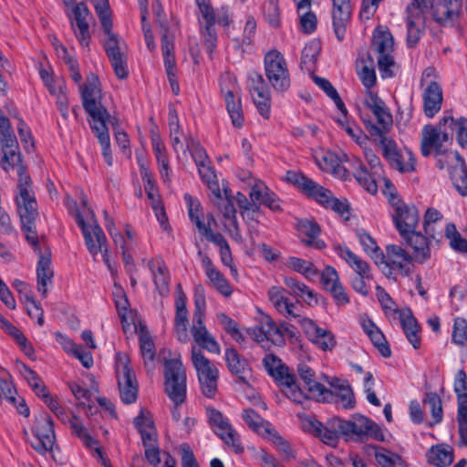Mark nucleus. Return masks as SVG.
<instances>
[{"instance_id": "obj_24", "label": "nucleus", "mask_w": 467, "mask_h": 467, "mask_svg": "<svg viewBox=\"0 0 467 467\" xmlns=\"http://www.w3.org/2000/svg\"><path fill=\"white\" fill-rule=\"evenodd\" d=\"M333 26L337 38L342 41L345 36L347 24L351 15L350 0H332Z\"/></svg>"}, {"instance_id": "obj_37", "label": "nucleus", "mask_w": 467, "mask_h": 467, "mask_svg": "<svg viewBox=\"0 0 467 467\" xmlns=\"http://www.w3.org/2000/svg\"><path fill=\"white\" fill-rule=\"evenodd\" d=\"M455 164L450 171L453 185L462 195H467V167L459 152L454 153Z\"/></svg>"}, {"instance_id": "obj_3", "label": "nucleus", "mask_w": 467, "mask_h": 467, "mask_svg": "<svg viewBox=\"0 0 467 467\" xmlns=\"http://www.w3.org/2000/svg\"><path fill=\"white\" fill-rule=\"evenodd\" d=\"M263 364L269 373L281 386L284 394L293 402L302 404L306 394L296 383V378L290 368L283 364L282 360L273 354L266 355Z\"/></svg>"}, {"instance_id": "obj_58", "label": "nucleus", "mask_w": 467, "mask_h": 467, "mask_svg": "<svg viewBox=\"0 0 467 467\" xmlns=\"http://www.w3.org/2000/svg\"><path fill=\"white\" fill-rule=\"evenodd\" d=\"M23 369L22 374L35 393L39 397L47 396V388L36 373L26 365Z\"/></svg>"}, {"instance_id": "obj_22", "label": "nucleus", "mask_w": 467, "mask_h": 467, "mask_svg": "<svg viewBox=\"0 0 467 467\" xmlns=\"http://www.w3.org/2000/svg\"><path fill=\"white\" fill-rule=\"evenodd\" d=\"M462 0H437L433 5V17L441 25L457 20L462 13Z\"/></svg>"}, {"instance_id": "obj_34", "label": "nucleus", "mask_w": 467, "mask_h": 467, "mask_svg": "<svg viewBox=\"0 0 467 467\" xmlns=\"http://www.w3.org/2000/svg\"><path fill=\"white\" fill-rule=\"evenodd\" d=\"M400 320L409 342L415 349L420 348V337L419 334L420 329L410 309L401 310L400 312Z\"/></svg>"}, {"instance_id": "obj_30", "label": "nucleus", "mask_w": 467, "mask_h": 467, "mask_svg": "<svg viewBox=\"0 0 467 467\" xmlns=\"http://www.w3.org/2000/svg\"><path fill=\"white\" fill-rule=\"evenodd\" d=\"M148 266L159 294L166 296L169 293L170 275L163 260L161 258L151 259L149 261Z\"/></svg>"}, {"instance_id": "obj_6", "label": "nucleus", "mask_w": 467, "mask_h": 467, "mask_svg": "<svg viewBox=\"0 0 467 467\" xmlns=\"http://www.w3.org/2000/svg\"><path fill=\"white\" fill-rule=\"evenodd\" d=\"M220 88L232 124L235 128H242L244 123V117L241 103L240 87L236 78L229 72L223 73L220 78Z\"/></svg>"}, {"instance_id": "obj_48", "label": "nucleus", "mask_w": 467, "mask_h": 467, "mask_svg": "<svg viewBox=\"0 0 467 467\" xmlns=\"http://www.w3.org/2000/svg\"><path fill=\"white\" fill-rule=\"evenodd\" d=\"M255 95H254V104L261 114L266 119L270 117L271 96L267 87L255 86L254 88Z\"/></svg>"}, {"instance_id": "obj_39", "label": "nucleus", "mask_w": 467, "mask_h": 467, "mask_svg": "<svg viewBox=\"0 0 467 467\" xmlns=\"http://www.w3.org/2000/svg\"><path fill=\"white\" fill-rule=\"evenodd\" d=\"M337 254L356 272V275L371 277L372 274L368 264L350 251L348 247L339 246L337 248Z\"/></svg>"}, {"instance_id": "obj_41", "label": "nucleus", "mask_w": 467, "mask_h": 467, "mask_svg": "<svg viewBox=\"0 0 467 467\" xmlns=\"http://www.w3.org/2000/svg\"><path fill=\"white\" fill-rule=\"evenodd\" d=\"M225 360L230 371L238 376V379L243 383H247L244 372L248 369V362L245 358H242L238 352L233 348L225 350Z\"/></svg>"}, {"instance_id": "obj_49", "label": "nucleus", "mask_w": 467, "mask_h": 467, "mask_svg": "<svg viewBox=\"0 0 467 467\" xmlns=\"http://www.w3.org/2000/svg\"><path fill=\"white\" fill-rule=\"evenodd\" d=\"M286 265L288 267L303 275L307 279H312L318 275V270L314 264L302 258L294 256L289 257Z\"/></svg>"}, {"instance_id": "obj_7", "label": "nucleus", "mask_w": 467, "mask_h": 467, "mask_svg": "<svg viewBox=\"0 0 467 467\" xmlns=\"http://www.w3.org/2000/svg\"><path fill=\"white\" fill-rule=\"evenodd\" d=\"M265 77L276 92L286 91L291 85L290 74L284 56L273 49L268 51L264 59Z\"/></svg>"}, {"instance_id": "obj_26", "label": "nucleus", "mask_w": 467, "mask_h": 467, "mask_svg": "<svg viewBox=\"0 0 467 467\" xmlns=\"http://www.w3.org/2000/svg\"><path fill=\"white\" fill-rule=\"evenodd\" d=\"M2 158L0 160V166L5 171H10L11 169H16L18 181L24 179V177L27 178V181H30L31 178L26 171V165L24 163L23 156L20 151V149H7L1 150Z\"/></svg>"}, {"instance_id": "obj_59", "label": "nucleus", "mask_w": 467, "mask_h": 467, "mask_svg": "<svg viewBox=\"0 0 467 467\" xmlns=\"http://www.w3.org/2000/svg\"><path fill=\"white\" fill-rule=\"evenodd\" d=\"M194 305L193 320L194 322L201 323L202 319L204 318L206 306L205 291L202 285H197L194 287Z\"/></svg>"}, {"instance_id": "obj_16", "label": "nucleus", "mask_w": 467, "mask_h": 467, "mask_svg": "<svg viewBox=\"0 0 467 467\" xmlns=\"http://www.w3.org/2000/svg\"><path fill=\"white\" fill-rule=\"evenodd\" d=\"M72 16H68L71 28L82 47H88L90 42L89 20L92 14L85 3L76 4L71 9Z\"/></svg>"}, {"instance_id": "obj_42", "label": "nucleus", "mask_w": 467, "mask_h": 467, "mask_svg": "<svg viewBox=\"0 0 467 467\" xmlns=\"http://www.w3.org/2000/svg\"><path fill=\"white\" fill-rule=\"evenodd\" d=\"M354 176L358 183L368 192L376 193L378 192V186L375 176L379 175V173H374V170L369 172L366 166L358 159L354 162Z\"/></svg>"}, {"instance_id": "obj_54", "label": "nucleus", "mask_w": 467, "mask_h": 467, "mask_svg": "<svg viewBox=\"0 0 467 467\" xmlns=\"http://www.w3.org/2000/svg\"><path fill=\"white\" fill-rule=\"evenodd\" d=\"M9 378V374L3 370L0 375V403L2 402V400L5 399L13 405H16V389Z\"/></svg>"}, {"instance_id": "obj_1", "label": "nucleus", "mask_w": 467, "mask_h": 467, "mask_svg": "<svg viewBox=\"0 0 467 467\" xmlns=\"http://www.w3.org/2000/svg\"><path fill=\"white\" fill-rule=\"evenodd\" d=\"M83 108L90 116V128L96 134L102 147L103 157L111 166L113 162L110 152L109 134L107 122H111L110 115L107 109L101 104V90L99 81L96 75L89 74L87 82L79 85Z\"/></svg>"}, {"instance_id": "obj_19", "label": "nucleus", "mask_w": 467, "mask_h": 467, "mask_svg": "<svg viewBox=\"0 0 467 467\" xmlns=\"http://www.w3.org/2000/svg\"><path fill=\"white\" fill-rule=\"evenodd\" d=\"M297 373L304 381L308 392L306 400L310 397L317 400L327 401L332 397L333 392L316 380V373L309 366L299 364L297 366Z\"/></svg>"}, {"instance_id": "obj_17", "label": "nucleus", "mask_w": 467, "mask_h": 467, "mask_svg": "<svg viewBox=\"0 0 467 467\" xmlns=\"http://www.w3.org/2000/svg\"><path fill=\"white\" fill-rule=\"evenodd\" d=\"M395 213H393V221L400 235L416 229L419 223V211L414 205H408L400 200L393 203Z\"/></svg>"}, {"instance_id": "obj_10", "label": "nucleus", "mask_w": 467, "mask_h": 467, "mask_svg": "<svg viewBox=\"0 0 467 467\" xmlns=\"http://www.w3.org/2000/svg\"><path fill=\"white\" fill-rule=\"evenodd\" d=\"M303 429L318 437L324 443L336 447L339 438H343L342 419L332 418L324 425L314 418H305L302 421Z\"/></svg>"}, {"instance_id": "obj_5", "label": "nucleus", "mask_w": 467, "mask_h": 467, "mask_svg": "<svg viewBox=\"0 0 467 467\" xmlns=\"http://www.w3.org/2000/svg\"><path fill=\"white\" fill-rule=\"evenodd\" d=\"M365 105L377 119V124L370 119H363V123L370 137L377 140V137L389 134L393 126V119L385 102L376 93L367 89Z\"/></svg>"}, {"instance_id": "obj_44", "label": "nucleus", "mask_w": 467, "mask_h": 467, "mask_svg": "<svg viewBox=\"0 0 467 467\" xmlns=\"http://www.w3.org/2000/svg\"><path fill=\"white\" fill-rule=\"evenodd\" d=\"M320 43L316 40L310 41L302 50L300 67L307 72H312L317 64V57L320 53Z\"/></svg>"}, {"instance_id": "obj_55", "label": "nucleus", "mask_w": 467, "mask_h": 467, "mask_svg": "<svg viewBox=\"0 0 467 467\" xmlns=\"http://www.w3.org/2000/svg\"><path fill=\"white\" fill-rule=\"evenodd\" d=\"M445 236L451 247L458 252H467V240L462 238L453 223H448L445 228Z\"/></svg>"}, {"instance_id": "obj_12", "label": "nucleus", "mask_w": 467, "mask_h": 467, "mask_svg": "<svg viewBox=\"0 0 467 467\" xmlns=\"http://www.w3.org/2000/svg\"><path fill=\"white\" fill-rule=\"evenodd\" d=\"M31 180L26 177L19 180L17 184L18 194L16 198L18 213L22 223H35L37 216V203L31 189Z\"/></svg>"}, {"instance_id": "obj_31", "label": "nucleus", "mask_w": 467, "mask_h": 467, "mask_svg": "<svg viewBox=\"0 0 467 467\" xmlns=\"http://www.w3.org/2000/svg\"><path fill=\"white\" fill-rule=\"evenodd\" d=\"M191 332L194 341L200 348L206 349L211 353H220V346L213 336L207 330L203 324V319H202L201 323L194 322Z\"/></svg>"}, {"instance_id": "obj_50", "label": "nucleus", "mask_w": 467, "mask_h": 467, "mask_svg": "<svg viewBox=\"0 0 467 467\" xmlns=\"http://www.w3.org/2000/svg\"><path fill=\"white\" fill-rule=\"evenodd\" d=\"M276 449L285 455V460L289 461L296 458V452L291 444L285 440L275 429L265 437Z\"/></svg>"}, {"instance_id": "obj_63", "label": "nucleus", "mask_w": 467, "mask_h": 467, "mask_svg": "<svg viewBox=\"0 0 467 467\" xmlns=\"http://www.w3.org/2000/svg\"><path fill=\"white\" fill-rule=\"evenodd\" d=\"M452 341L459 346L467 345V320L456 317L453 324Z\"/></svg>"}, {"instance_id": "obj_64", "label": "nucleus", "mask_w": 467, "mask_h": 467, "mask_svg": "<svg viewBox=\"0 0 467 467\" xmlns=\"http://www.w3.org/2000/svg\"><path fill=\"white\" fill-rule=\"evenodd\" d=\"M454 391L457 394V405L460 408V401L464 400L467 406V375L463 369H460L455 377Z\"/></svg>"}, {"instance_id": "obj_18", "label": "nucleus", "mask_w": 467, "mask_h": 467, "mask_svg": "<svg viewBox=\"0 0 467 467\" xmlns=\"http://www.w3.org/2000/svg\"><path fill=\"white\" fill-rule=\"evenodd\" d=\"M386 260L387 267H389L390 271H396L403 276H407L412 272L414 258L400 245H387Z\"/></svg>"}, {"instance_id": "obj_47", "label": "nucleus", "mask_w": 467, "mask_h": 467, "mask_svg": "<svg viewBox=\"0 0 467 467\" xmlns=\"http://www.w3.org/2000/svg\"><path fill=\"white\" fill-rule=\"evenodd\" d=\"M206 410L210 425L217 436H223V434L234 428L229 420L221 411L213 408H207Z\"/></svg>"}, {"instance_id": "obj_14", "label": "nucleus", "mask_w": 467, "mask_h": 467, "mask_svg": "<svg viewBox=\"0 0 467 467\" xmlns=\"http://www.w3.org/2000/svg\"><path fill=\"white\" fill-rule=\"evenodd\" d=\"M32 431L36 437V441L31 443L32 447L41 454L52 451L56 436L53 420L48 414L43 412L36 418Z\"/></svg>"}, {"instance_id": "obj_4", "label": "nucleus", "mask_w": 467, "mask_h": 467, "mask_svg": "<svg viewBox=\"0 0 467 467\" xmlns=\"http://www.w3.org/2000/svg\"><path fill=\"white\" fill-rule=\"evenodd\" d=\"M165 392L174 402L171 411L174 420L179 421L181 414L178 406L184 402L186 397V373L180 359L172 358L165 361Z\"/></svg>"}, {"instance_id": "obj_32", "label": "nucleus", "mask_w": 467, "mask_h": 467, "mask_svg": "<svg viewBox=\"0 0 467 467\" xmlns=\"http://www.w3.org/2000/svg\"><path fill=\"white\" fill-rule=\"evenodd\" d=\"M296 226L300 234L308 237V239L302 240V243L306 246H313L318 250L326 247L325 242L317 239L321 233V229L316 222L307 219L299 220Z\"/></svg>"}, {"instance_id": "obj_60", "label": "nucleus", "mask_w": 467, "mask_h": 467, "mask_svg": "<svg viewBox=\"0 0 467 467\" xmlns=\"http://www.w3.org/2000/svg\"><path fill=\"white\" fill-rule=\"evenodd\" d=\"M94 8L99 18L102 28L109 31L113 25L108 0H94Z\"/></svg>"}, {"instance_id": "obj_38", "label": "nucleus", "mask_w": 467, "mask_h": 467, "mask_svg": "<svg viewBox=\"0 0 467 467\" xmlns=\"http://www.w3.org/2000/svg\"><path fill=\"white\" fill-rule=\"evenodd\" d=\"M242 418L252 431L264 438L275 429L269 421L264 420L252 409H244L242 412Z\"/></svg>"}, {"instance_id": "obj_8", "label": "nucleus", "mask_w": 467, "mask_h": 467, "mask_svg": "<svg viewBox=\"0 0 467 467\" xmlns=\"http://www.w3.org/2000/svg\"><path fill=\"white\" fill-rule=\"evenodd\" d=\"M342 428L345 441H363L368 437L377 441L384 439L378 424L360 414L352 415L348 420H342Z\"/></svg>"}, {"instance_id": "obj_20", "label": "nucleus", "mask_w": 467, "mask_h": 467, "mask_svg": "<svg viewBox=\"0 0 467 467\" xmlns=\"http://www.w3.org/2000/svg\"><path fill=\"white\" fill-rule=\"evenodd\" d=\"M303 327L309 339L320 349L331 351L336 346L334 334L325 328L318 327L313 320L303 318Z\"/></svg>"}, {"instance_id": "obj_27", "label": "nucleus", "mask_w": 467, "mask_h": 467, "mask_svg": "<svg viewBox=\"0 0 467 467\" xmlns=\"http://www.w3.org/2000/svg\"><path fill=\"white\" fill-rule=\"evenodd\" d=\"M422 99L425 115L432 118L441 109L443 97L441 86L435 81H431L423 92Z\"/></svg>"}, {"instance_id": "obj_52", "label": "nucleus", "mask_w": 467, "mask_h": 467, "mask_svg": "<svg viewBox=\"0 0 467 467\" xmlns=\"http://www.w3.org/2000/svg\"><path fill=\"white\" fill-rule=\"evenodd\" d=\"M174 323V333L177 339L182 343H186L189 340L188 311L176 310Z\"/></svg>"}, {"instance_id": "obj_35", "label": "nucleus", "mask_w": 467, "mask_h": 467, "mask_svg": "<svg viewBox=\"0 0 467 467\" xmlns=\"http://www.w3.org/2000/svg\"><path fill=\"white\" fill-rule=\"evenodd\" d=\"M426 458L435 467H448L453 462V449L447 444L435 445L428 450Z\"/></svg>"}, {"instance_id": "obj_23", "label": "nucleus", "mask_w": 467, "mask_h": 467, "mask_svg": "<svg viewBox=\"0 0 467 467\" xmlns=\"http://www.w3.org/2000/svg\"><path fill=\"white\" fill-rule=\"evenodd\" d=\"M406 243L412 248V257L414 262L424 264L431 258V249L429 238L415 230L401 236Z\"/></svg>"}, {"instance_id": "obj_53", "label": "nucleus", "mask_w": 467, "mask_h": 467, "mask_svg": "<svg viewBox=\"0 0 467 467\" xmlns=\"http://www.w3.org/2000/svg\"><path fill=\"white\" fill-rule=\"evenodd\" d=\"M264 331L266 334V340L271 341L274 345L282 346L285 344V339L282 333L280 332V325L277 326L274 320L265 317L262 320Z\"/></svg>"}, {"instance_id": "obj_40", "label": "nucleus", "mask_w": 467, "mask_h": 467, "mask_svg": "<svg viewBox=\"0 0 467 467\" xmlns=\"http://www.w3.org/2000/svg\"><path fill=\"white\" fill-rule=\"evenodd\" d=\"M192 361L197 371L198 379L218 376L219 372L216 367L195 346L192 347Z\"/></svg>"}, {"instance_id": "obj_61", "label": "nucleus", "mask_w": 467, "mask_h": 467, "mask_svg": "<svg viewBox=\"0 0 467 467\" xmlns=\"http://www.w3.org/2000/svg\"><path fill=\"white\" fill-rule=\"evenodd\" d=\"M220 438L234 453L242 454L244 451L240 435L234 428L223 434V436H220Z\"/></svg>"}, {"instance_id": "obj_45", "label": "nucleus", "mask_w": 467, "mask_h": 467, "mask_svg": "<svg viewBox=\"0 0 467 467\" xmlns=\"http://www.w3.org/2000/svg\"><path fill=\"white\" fill-rule=\"evenodd\" d=\"M198 171L203 183L206 184L212 194L217 201H222V193L214 170L209 163L198 166Z\"/></svg>"}, {"instance_id": "obj_28", "label": "nucleus", "mask_w": 467, "mask_h": 467, "mask_svg": "<svg viewBox=\"0 0 467 467\" xmlns=\"http://www.w3.org/2000/svg\"><path fill=\"white\" fill-rule=\"evenodd\" d=\"M268 297L278 312L286 317L296 318L299 315L295 312L296 305L289 301L286 291L281 286H272L268 291Z\"/></svg>"}, {"instance_id": "obj_36", "label": "nucleus", "mask_w": 467, "mask_h": 467, "mask_svg": "<svg viewBox=\"0 0 467 467\" xmlns=\"http://www.w3.org/2000/svg\"><path fill=\"white\" fill-rule=\"evenodd\" d=\"M421 13L422 11L415 8L414 5L407 7V43L410 47H414L420 37Z\"/></svg>"}, {"instance_id": "obj_33", "label": "nucleus", "mask_w": 467, "mask_h": 467, "mask_svg": "<svg viewBox=\"0 0 467 467\" xmlns=\"http://www.w3.org/2000/svg\"><path fill=\"white\" fill-rule=\"evenodd\" d=\"M53 269L51 267L50 252L46 254H39L37 262L36 275H37V290L44 297L47 294V284L51 282L53 277Z\"/></svg>"}, {"instance_id": "obj_15", "label": "nucleus", "mask_w": 467, "mask_h": 467, "mask_svg": "<svg viewBox=\"0 0 467 467\" xmlns=\"http://www.w3.org/2000/svg\"><path fill=\"white\" fill-rule=\"evenodd\" d=\"M76 221L82 231L87 248L93 256L108 247L106 235L97 220L87 223L82 214L76 210Z\"/></svg>"}, {"instance_id": "obj_62", "label": "nucleus", "mask_w": 467, "mask_h": 467, "mask_svg": "<svg viewBox=\"0 0 467 467\" xmlns=\"http://www.w3.org/2000/svg\"><path fill=\"white\" fill-rule=\"evenodd\" d=\"M457 423L461 441L467 447V406L464 400L460 401L457 410Z\"/></svg>"}, {"instance_id": "obj_11", "label": "nucleus", "mask_w": 467, "mask_h": 467, "mask_svg": "<svg viewBox=\"0 0 467 467\" xmlns=\"http://www.w3.org/2000/svg\"><path fill=\"white\" fill-rule=\"evenodd\" d=\"M377 140H379L381 147L383 156L393 169L400 172L414 171L416 160L411 151H399L396 142L388 134L377 137Z\"/></svg>"}, {"instance_id": "obj_56", "label": "nucleus", "mask_w": 467, "mask_h": 467, "mask_svg": "<svg viewBox=\"0 0 467 467\" xmlns=\"http://www.w3.org/2000/svg\"><path fill=\"white\" fill-rule=\"evenodd\" d=\"M423 402L428 404L431 408V416L433 418V422L431 425L440 423L443 418L442 403L440 396L435 392H428L425 395Z\"/></svg>"}, {"instance_id": "obj_46", "label": "nucleus", "mask_w": 467, "mask_h": 467, "mask_svg": "<svg viewBox=\"0 0 467 467\" xmlns=\"http://www.w3.org/2000/svg\"><path fill=\"white\" fill-rule=\"evenodd\" d=\"M139 342L141 356L144 359V363L148 366V363H152L156 356V348L153 339L145 327H141L139 331Z\"/></svg>"}, {"instance_id": "obj_57", "label": "nucleus", "mask_w": 467, "mask_h": 467, "mask_svg": "<svg viewBox=\"0 0 467 467\" xmlns=\"http://www.w3.org/2000/svg\"><path fill=\"white\" fill-rule=\"evenodd\" d=\"M305 193L314 198L325 207H327L330 200L333 198V194L328 189L324 188L314 181L310 183L309 188L306 190Z\"/></svg>"}, {"instance_id": "obj_51", "label": "nucleus", "mask_w": 467, "mask_h": 467, "mask_svg": "<svg viewBox=\"0 0 467 467\" xmlns=\"http://www.w3.org/2000/svg\"><path fill=\"white\" fill-rule=\"evenodd\" d=\"M375 459L381 467H406L405 462L400 455L385 449L377 450Z\"/></svg>"}, {"instance_id": "obj_21", "label": "nucleus", "mask_w": 467, "mask_h": 467, "mask_svg": "<svg viewBox=\"0 0 467 467\" xmlns=\"http://www.w3.org/2000/svg\"><path fill=\"white\" fill-rule=\"evenodd\" d=\"M161 10L157 11V22L162 29L161 32V52L167 75L176 74V60L174 51V34L164 26L161 21Z\"/></svg>"}, {"instance_id": "obj_29", "label": "nucleus", "mask_w": 467, "mask_h": 467, "mask_svg": "<svg viewBox=\"0 0 467 467\" xmlns=\"http://www.w3.org/2000/svg\"><path fill=\"white\" fill-rule=\"evenodd\" d=\"M268 297L278 312L286 317L296 318L299 315L295 312L296 305L289 301L286 291L281 286H272L268 291Z\"/></svg>"}, {"instance_id": "obj_13", "label": "nucleus", "mask_w": 467, "mask_h": 467, "mask_svg": "<svg viewBox=\"0 0 467 467\" xmlns=\"http://www.w3.org/2000/svg\"><path fill=\"white\" fill-rule=\"evenodd\" d=\"M373 49L378 54L379 68L382 71V77H390L389 67L394 65L392 57L394 41L389 31L377 28L372 39Z\"/></svg>"}, {"instance_id": "obj_25", "label": "nucleus", "mask_w": 467, "mask_h": 467, "mask_svg": "<svg viewBox=\"0 0 467 467\" xmlns=\"http://www.w3.org/2000/svg\"><path fill=\"white\" fill-rule=\"evenodd\" d=\"M202 258V265L210 284L222 295L229 296L232 294V288L223 274L213 265L211 258L202 251L198 252Z\"/></svg>"}, {"instance_id": "obj_43", "label": "nucleus", "mask_w": 467, "mask_h": 467, "mask_svg": "<svg viewBox=\"0 0 467 467\" xmlns=\"http://www.w3.org/2000/svg\"><path fill=\"white\" fill-rule=\"evenodd\" d=\"M0 146L1 150L19 148L16 136L11 127L10 120L0 109Z\"/></svg>"}, {"instance_id": "obj_2", "label": "nucleus", "mask_w": 467, "mask_h": 467, "mask_svg": "<svg viewBox=\"0 0 467 467\" xmlns=\"http://www.w3.org/2000/svg\"><path fill=\"white\" fill-rule=\"evenodd\" d=\"M453 122L451 116H444L437 125H425L422 128L420 150L424 157L447 153V146L452 141Z\"/></svg>"}, {"instance_id": "obj_9", "label": "nucleus", "mask_w": 467, "mask_h": 467, "mask_svg": "<svg viewBox=\"0 0 467 467\" xmlns=\"http://www.w3.org/2000/svg\"><path fill=\"white\" fill-rule=\"evenodd\" d=\"M130 360L127 354L118 353L116 356V373L121 400L126 404L136 401L138 397V383L136 376L130 368Z\"/></svg>"}]
</instances>
